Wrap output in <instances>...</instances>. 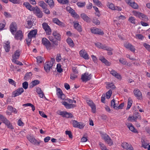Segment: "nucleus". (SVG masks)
<instances>
[{"label": "nucleus", "mask_w": 150, "mask_h": 150, "mask_svg": "<svg viewBox=\"0 0 150 150\" xmlns=\"http://www.w3.org/2000/svg\"><path fill=\"white\" fill-rule=\"evenodd\" d=\"M132 12L134 16L138 17L142 20L147 21L148 19L147 17L143 13L137 12L136 11H133Z\"/></svg>", "instance_id": "obj_1"}, {"label": "nucleus", "mask_w": 150, "mask_h": 150, "mask_svg": "<svg viewBox=\"0 0 150 150\" xmlns=\"http://www.w3.org/2000/svg\"><path fill=\"white\" fill-rule=\"evenodd\" d=\"M33 11L34 13L37 16L38 18H41L43 16V13L41 11L40 8L38 6H36L34 8Z\"/></svg>", "instance_id": "obj_2"}, {"label": "nucleus", "mask_w": 150, "mask_h": 150, "mask_svg": "<svg viewBox=\"0 0 150 150\" xmlns=\"http://www.w3.org/2000/svg\"><path fill=\"white\" fill-rule=\"evenodd\" d=\"M72 125L74 127L82 129L83 128L84 126L82 122H79L75 120H72Z\"/></svg>", "instance_id": "obj_3"}, {"label": "nucleus", "mask_w": 150, "mask_h": 150, "mask_svg": "<svg viewBox=\"0 0 150 150\" xmlns=\"http://www.w3.org/2000/svg\"><path fill=\"white\" fill-rule=\"evenodd\" d=\"M96 46L100 48L103 49L107 51L112 50L113 49L111 47L106 46L105 45H103L99 42H97L95 43Z\"/></svg>", "instance_id": "obj_4"}, {"label": "nucleus", "mask_w": 150, "mask_h": 150, "mask_svg": "<svg viewBox=\"0 0 150 150\" xmlns=\"http://www.w3.org/2000/svg\"><path fill=\"white\" fill-rule=\"evenodd\" d=\"M42 28L46 32V34L50 35L51 33V30L48 24L46 23H43L42 24Z\"/></svg>", "instance_id": "obj_5"}, {"label": "nucleus", "mask_w": 150, "mask_h": 150, "mask_svg": "<svg viewBox=\"0 0 150 150\" xmlns=\"http://www.w3.org/2000/svg\"><path fill=\"white\" fill-rule=\"evenodd\" d=\"M24 89L22 88H19L13 92L12 96L15 97L21 95L24 92Z\"/></svg>", "instance_id": "obj_6"}, {"label": "nucleus", "mask_w": 150, "mask_h": 150, "mask_svg": "<svg viewBox=\"0 0 150 150\" xmlns=\"http://www.w3.org/2000/svg\"><path fill=\"white\" fill-rule=\"evenodd\" d=\"M91 74H88V73L86 72L83 74H82L81 79L83 82L87 81L91 79Z\"/></svg>", "instance_id": "obj_7"}, {"label": "nucleus", "mask_w": 150, "mask_h": 150, "mask_svg": "<svg viewBox=\"0 0 150 150\" xmlns=\"http://www.w3.org/2000/svg\"><path fill=\"white\" fill-rule=\"evenodd\" d=\"M59 114L63 117L67 118L73 117V116L71 113L67 112L60 111Z\"/></svg>", "instance_id": "obj_8"}, {"label": "nucleus", "mask_w": 150, "mask_h": 150, "mask_svg": "<svg viewBox=\"0 0 150 150\" xmlns=\"http://www.w3.org/2000/svg\"><path fill=\"white\" fill-rule=\"evenodd\" d=\"M52 64L50 63V62H46L44 65V69L45 71L48 73L50 71V69L52 68Z\"/></svg>", "instance_id": "obj_9"}, {"label": "nucleus", "mask_w": 150, "mask_h": 150, "mask_svg": "<svg viewBox=\"0 0 150 150\" xmlns=\"http://www.w3.org/2000/svg\"><path fill=\"white\" fill-rule=\"evenodd\" d=\"M91 32L95 34L102 35L104 34L103 32L100 29L97 28H93L91 29Z\"/></svg>", "instance_id": "obj_10"}, {"label": "nucleus", "mask_w": 150, "mask_h": 150, "mask_svg": "<svg viewBox=\"0 0 150 150\" xmlns=\"http://www.w3.org/2000/svg\"><path fill=\"white\" fill-rule=\"evenodd\" d=\"M86 101L87 104L91 107L92 112L93 113H95L96 112V107L93 101L91 100H86Z\"/></svg>", "instance_id": "obj_11"}, {"label": "nucleus", "mask_w": 150, "mask_h": 150, "mask_svg": "<svg viewBox=\"0 0 150 150\" xmlns=\"http://www.w3.org/2000/svg\"><path fill=\"white\" fill-rule=\"evenodd\" d=\"M42 42L47 49H48L51 46V44L50 41L46 38H43L42 40Z\"/></svg>", "instance_id": "obj_12"}, {"label": "nucleus", "mask_w": 150, "mask_h": 150, "mask_svg": "<svg viewBox=\"0 0 150 150\" xmlns=\"http://www.w3.org/2000/svg\"><path fill=\"white\" fill-rule=\"evenodd\" d=\"M27 137L30 142L34 144H37L38 145H39L40 144V142H37V140L33 136L28 135L27 136Z\"/></svg>", "instance_id": "obj_13"}, {"label": "nucleus", "mask_w": 150, "mask_h": 150, "mask_svg": "<svg viewBox=\"0 0 150 150\" xmlns=\"http://www.w3.org/2000/svg\"><path fill=\"white\" fill-rule=\"evenodd\" d=\"M10 29L12 34L14 35V33L16 32L17 30L15 23L13 22L11 23L10 26Z\"/></svg>", "instance_id": "obj_14"}, {"label": "nucleus", "mask_w": 150, "mask_h": 150, "mask_svg": "<svg viewBox=\"0 0 150 150\" xmlns=\"http://www.w3.org/2000/svg\"><path fill=\"white\" fill-rule=\"evenodd\" d=\"M74 28L79 32L82 31V28L81 25L79 24L78 21L74 22Z\"/></svg>", "instance_id": "obj_15"}, {"label": "nucleus", "mask_w": 150, "mask_h": 150, "mask_svg": "<svg viewBox=\"0 0 150 150\" xmlns=\"http://www.w3.org/2000/svg\"><path fill=\"white\" fill-rule=\"evenodd\" d=\"M80 55L81 57H83L85 59H88L89 58L88 55L86 52H85V50H81L79 52Z\"/></svg>", "instance_id": "obj_16"}, {"label": "nucleus", "mask_w": 150, "mask_h": 150, "mask_svg": "<svg viewBox=\"0 0 150 150\" xmlns=\"http://www.w3.org/2000/svg\"><path fill=\"white\" fill-rule=\"evenodd\" d=\"M52 21L54 23L56 24L61 27H64L65 26L64 23L59 21L57 18H53L52 20Z\"/></svg>", "instance_id": "obj_17"}, {"label": "nucleus", "mask_w": 150, "mask_h": 150, "mask_svg": "<svg viewBox=\"0 0 150 150\" xmlns=\"http://www.w3.org/2000/svg\"><path fill=\"white\" fill-rule=\"evenodd\" d=\"M23 37L22 33L21 31L18 30L15 35V38L16 40H21Z\"/></svg>", "instance_id": "obj_18"}, {"label": "nucleus", "mask_w": 150, "mask_h": 150, "mask_svg": "<svg viewBox=\"0 0 150 150\" xmlns=\"http://www.w3.org/2000/svg\"><path fill=\"white\" fill-rule=\"evenodd\" d=\"M108 6L110 9L112 10H117L120 11L122 10L121 8H119L118 6H116L115 7L114 5L112 3L110 4L109 3H108Z\"/></svg>", "instance_id": "obj_19"}, {"label": "nucleus", "mask_w": 150, "mask_h": 150, "mask_svg": "<svg viewBox=\"0 0 150 150\" xmlns=\"http://www.w3.org/2000/svg\"><path fill=\"white\" fill-rule=\"evenodd\" d=\"M37 32V30L36 29H35L30 31L28 34V37H31V38L33 37H35Z\"/></svg>", "instance_id": "obj_20"}, {"label": "nucleus", "mask_w": 150, "mask_h": 150, "mask_svg": "<svg viewBox=\"0 0 150 150\" xmlns=\"http://www.w3.org/2000/svg\"><path fill=\"white\" fill-rule=\"evenodd\" d=\"M134 93L135 96L138 99L142 98V93L138 89L134 90Z\"/></svg>", "instance_id": "obj_21"}, {"label": "nucleus", "mask_w": 150, "mask_h": 150, "mask_svg": "<svg viewBox=\"0 0 150 150\" xmlns=\"http://www.w3.org/2000/svg\"><path fill=\"white\" fill-rule=\"evenodd\" d=\"M110 74L117 79H119L121 78V75L115 70L111 69V71L110 70Z\"/></svg>", "instance_id": "obj_22"}, {"label": "nucleus", "mask_w": 150, "mask_h": 150, "mask_svg": "<svg viewBox=\"0 0 150 150\" xmlns=\"http://www.w3.org/2000/svg\"><path fill=\"white\" fill-rule=\"evenodd\" d=\"M126 125L127 126V127L132 132L134 133H137L138 132L136 129H135L134 126L132 124V123H127L126 124Z\"/></svg>", "instance_id": "obj_23"}, {"label": "nucleus", "mask_w": 150, "mask_h": 150, "mask_svg": "<svg viewBox=\"0 0 150 150\" xmlns=\"http://www.w3.org/2000/svg\"><path fill=\"white\" fill-rule=\"evenodd\" d=\"M0 120L2 121L3 123H4L6 125L8 124L10 122L4 116L0 114Z\"/></svg>", "instance_id": "obj_24"}, {"label": "nucleus", "mask_w": 150, "mask_h": 150, "mask_svg": "<svg viewBox=\"0 0 150 150\" xmlns=\"http://www.w3.org/2000/svg\"><path fill=\"white\" fill-rule=\"evenodd\" d=\"M62 104L65 106V107L68 109L71 108H73L75 107L76 105L74 104H69L67 102H64L62 103Z\"/></svg>", "instance_id": "obj_25"}, {"label": "nucleus", "mask_w": 150, "mask_h": 150, "mask_svg": "<svg viewBox=\"0 0 150 150\" xmlns=\"http://www.w3.org/2000/svg\"><path fill=\"white\" fill-rule=\"evenodd\" d=\"M125 46L127 49H129L131 51L134 52L135 50V48L134 46L132 45L131 44L128 43L127 44L125 45Z\"/></svg>", "instance_id": "obj_26"}, {"label": "nucleus", "mask_w": 150, "mask_h": 150, "mask_svg": "<svg viewBox=\"0 0 150 150\" xmlns=\"http://www.w3.org/2000/svg\"><path fill=\"white\" fill-rule=\"evenodd\" d=\"M40 81L38 80H34L32 81L29 84V87L30 88H33L34 86L39 84Z\"/></svg>", "instance_id": "obj_27"}, {"label": "nucleus", "mask_w": 150, "mask_h": 150, "mask_svg": "<svg viewBox=\"0 0 150 150\" xmlns=\"http://www.w3.org/2000/svg\"><path fill=\"white\" fill-rule=\"evenodd\" d=\"M20 54V50H17L13 55L12 58H14V59H18L19 58Z\"/></svg>", "instance_id": "obj_28"}, {"label": "nucleus", "mask_w": 150, "mask_h": 150, "mask_svg": "<svg viewBox=\"0 0 150 150\" xmlns=\"http://www.w3.org/2000/svg\"><path fill=\"white\" fill-rule=\"evenodd\" d=\"M23 5L25 6L26 8L29 10L30 11H33L34 10V8L30 4L27 2H24L23 4Z\"/></svg>", "instance_id": "obj_29"}, {"label": "nucleus", "mask_w": 150, "mask_h": 150, "mask_svg": "<svg viewBox=\"0 0 150 150\" xmlns=\"http://www.w3.org/2000/svg\"><path fill=\"white\" fill-rule=\"evenodd\" d=\"M81 17L85 21L87 22H90V18L85 14L83 13L81 15Z\"/></svg>", "instance_id": "obj_30"}, {"label": "nucleus", "mask_w": 150, "mask_h": 150, "mask_svg": "<svg viewBox=\"0 0 150 150\" xmlns=\"http://www.w3.org/2000/svg\"><path fill=\"white\" fill-rule=\"evenodd\" d=\"M52 34L57 40L59 41L61 40V35L60 34L58 33L56 31H53Z\"/></svg>", "instance_id": "obj_31"}, {"label": "nucleus", "mask_w": 150, "mask_h": 150, "mask_svg": "<svg viewBox=\"0 0 150 150\" xmlns=\"http://www.w3.org/2000/svg\"><path fill=\"white\" fill-rule=\"evenodd\" d=\"M9 42H7L5 43V45L4 46L5 51L7 52H9L10 49Z\"/></svg>", "instance_id": "obj_32"}, {"label": "nucleus", "mask_w": 150, "mask_h": 150, "mask_svg": "<svg viewBox=\"0 0 150 150\" xmlns=\"http://www.w3.org/2000/svg\"><path fill=\"white\" fill-rule=\"evenodd\" d=\"M99 59L107 66H109L110 64V63L103 57H100L99 58Z\"/></svg>", "instance_id": "obj_33"}, {"label": "nucleus", "mask_w": 150, "mask_h": 150, "mask_svg": "<svg viewBox=\"0 0 150 150\" xmlns=\"http://www.w3.org/2000/svg\"><path fill=\"white\" fill-rule=\"evenodd\" d=\"M36 92L38 94H39L41 98H42L43 97L44 94L40 88L37 87L36 88Z\"/></svg>", "instance_id": "obj_34"}, {"label": "nucleus", "mask_w": 150, "mask_h": 150, "mask_svg": "<svg viewBox=\"0 0 150 150\" xmlns=\"http://www.w3.org/2000/svg\"><path fill=\"white\" fill-rule=\"evenodd\" d=\"M45 1L48 4L51 8L54 7V4L53 0H45Z\"/></svg>", "instance_id": "obj_35"}, {"label": "nucleus", "mask_w": 150, "mask_h": 150, "mask_svg": "<svg viewBox=\"0 0 150 150\" xmlns=\"http://www.w3.org/2000/svg\"><path fill=\"white\" fill-rule=\"evenodd\" d=\"M38 4L43 9L46 8L47 6V5L43 1H40L38 3Z\"/></svg>", "instance_id": "obj_36"}, {"label": "nucleus", "mask_w": 150, "mask_h": 150, "mask_svg": "<svg viewBox=\"0 0 150 150\" xmlns=\"http://www.w3.org/2000/svg\"><path fill=\"white\" fill-rule=\"evenodd\" d=\"M132 100L130 98H129L128 99L127 105L126 108V110L129 109L131 107L132 104Z\"/></svg>", "instance_id": "obj_37"}, {"label": "nucleus", "mask_w": 150, "mask_h": 150, "mask_svg": "<svg viewBox=\"0 0 150 150\" xmlns=\"http://www.w3.org/2000/svg\"><path fill=\"white\" fill-rule=\"evenodd\" d=\"M67 41L70 46L72 47L74 46V44L73 41L70 38H68L67 40Z\"/></svg>", "instance_id": "obj_38"}, {"label": "nucleus", "mask_w": 150, "mask_h": 150, "mask_svg": "<svg viewBox=\"0 0 150 150\" xmlns=\"http://www.w3.org/2000/svg\"><path fill=\"white\" fill-rule=\"evenodd\" d=\"M23 106H30L32 108V110L34 111L35 110V108L34 105L30 103H27L24 104L23 105Z\"/></svg>", "instance_id": "obj_39"}, {"label": "nucleus", "mask_w": 150, "mask_h": 150, "mask_svg": "<svg viewBox=\"0 0 150 150\" xmlns=\"http://www.w3.org/2000/svg\"><path fill=\"white\" fill-rule=\"evenodd\" d=\"M130 5L134 9H137L138 8V6L137 4L135 3L134 2L131 3Z\"/></svg>", "instance_id": "obj_40"}, {"label": "nucleus", "mask_w": 150, "mask_h": 150, "mask_svg": "<svg viewBox=\"0 0 150 150\" xmlns=\"http://www.w3.org/2000/svg\"><path fill=\"white\" fill-rule=\"evenodd\" d=\"M31 72L26 73L24 77V79L25 80H27L28 79L30 78L31 76H32Z\"/></svg>", "instance_id": "obj_41"}, {"label": "nucleus", "mask_w": 150, "mask_h": 150, "mask_svg": "<svg viewBox=\"0 0 150 150\" xmlns=\"http://www.w3.org/2000/svg\"><path fill=\"white\" fill-rule=\"evenodd\" d=\"M115 105V100L113 99L111 101V107H113L114 109H116L117 108V106Z\"/></svg>", "instance_id": "obj_42"}, {"label": "nucleus", "mask_w": 150, "mask_h": 150, "mask_svg": "<svg viewBox=\"0 0 150 150\" xmlns=\"http://www.w3.org/2000/svg\"><path fill=\"white\" fill-rule=\"evenodd\" d=\"M57 71L59 73H61L63 71V69L61 68V65L60 64H57Z\"/></svg>", "instance_id": "obj_43"}, {"label": "nucleus", "mask_w": 150, "mask_h": 150, "mask_svg": "<svg viewBox=\"0 0 150 150\" xmlns=\"http://www.w3.org/2000/svg\"><path fill=\"white\" fill-rule=\"evenodd\" d=\"M66 9L67 11H68L69 13L71 14V15H72L73 13H74V12L75 11L74 10L69 6H68L67 7Z\"/></svg>", "instance_id": "obj_44"}, {"label": "nucleus", "mask_w": 150, "mask_h": 150, "mask_svg": "<svg viewBox=\"0 0 150 150\" xmlns=\"http://www.w3.org/2000/svg\"><path fill=\"white\" fill-rule=\"evenodd\" d=\"M99 145L100 146L101 149L102 150H106L107 149L104 144L100 142H99Z\"/></svg>", "instance_id": "obj_45"}, {"label": "nucleus", "mask_w": 150, "mask_h": 150, "mask_svg": "<svg viewBox=\"0 0 150 150\" xmlns=\"http://www.w3.org/2000/svg\"><path fill=\"white\" fill-rule=\"evenodd\" d=\"M142 146L145 149L147 148V146L149 144L146 143L144 140H143L142 141Z\"/></svg>", "instance_id": "obj_46"}, {"label": "nucleus", "mask_w": 150, "mask_h": 150, "mask_svg": "<svg viewBox=\"0 0 150 150\" xmlns=\"http://www.w3.org/2000/svg\"><path fill=\"white\" fill-rule=\"evenodd\" d=\"M102 138L105 140V142L108 139L110 140V137L106 134H103L102 135Z\"/></svg>", "instance_id": "obj_47"}, {"label": "nucleus", "mask_w": 150, "mask_h": 150, "mask_svg": "<svg viewBox=\"0 0 150 150\" xmlns=\"http://www.w3.org/2000/svg\"><path fill=\"white\" fill-rule=\"evenodd\" d=\"M112 91L111 90H109V91L106 93V98L108 99H109L110 97L112 94Z\"/></svg>", "instance_id": "obj_48"}, {"label": "nucleus", "mask_w": 150, "mask_h": 150, "mask_svg": "<svg viewBox=\"0 0 150 150\" xmlns=\"http://www.w3.org/2000/svg\"><path fill=\"white\" fill-rule=\"evenodd\" d=\"M129 21L132 23L134 24L136 23V20L133 17H131L129 18Z\"/></svg>", "instance_id": "obj_49"}, {"label": "nucleus", "mask_w": 150, "mask_h": 150, "mask_svg": "<svg viewBox=\"0 0 150 150\" xmlns=\"http://www.w3.org/2000/svg\"><path fill=\"white\" fill-rule=\"evenodd\" d=\"M77 5L80 7H82L86 5V2H78L76 4Z\"/></svg>", "instance_id": "obj_50"}, {"label": "nucleus", "mask_w": 150, "mask_h": 150, "mask_svg": "<svg viewBox=\"0 0 150 150\" xmlns=\"http://www.w3.org/2000/svg\"><path fill=\"white\" fill-rule=\"evenodd\" d=\"M37 62L38 63H42L43 61V57L40 56H38L36 58Z\"/></svg>", "instance_id": "obj_51"}, {"label": "nucleus", "mask_w": 150, "mask_h": 150, "mask_svg": "<svg viewBox=\"0 0 150 150\" xmlns=\"http://www.w3.org/2000/svg\"><path fill=\"white\" fill-rule=\"evenodd\" d=\"M136 38L141 40H143L144 38V36L141 34H137L136 35Z\"/></svg>", "instance_id": "obj_52"}, {"label": "nucleus", "mask_w": 150, "mask_h": 150, "mask_svg": "<svg viewBox=\"0 0 150 150\" xmlns=\"http://www.w3.org/2000/svg\"><path fill=\"white\" fill-rule=\"evenodd\" d=\"M28 83L27 81H25L23 83L22 86L25 89H27L28 88Z\"/></svg>", "instance_id": "obj_53"}, {"label": "nucleus", "mask_w": 150, "mask_h": 150, "mask_svg": "<svg viewBox=\"0 0 150 150\" xmlns=\"http://www.w3.org/2000/svg\"><path fill=\"white\" fill-rule=\"evenodd\" d=\"M65 134L69 136V137L70 138H72V135L71 132L70 131H65Z\"/></svg>", "instance_id": "obj_54"}, {"label": "nucleus", "mask_w": 150, "mask_h": 150, "mask_svg": "<svg viewBox=\"0 0 150 150\" xmlns=\"http://www.w3.org/2000/svg\"><path fill=\"white\" fill-rule=\"evenodd\" d=\"M143 45L148 51L150 52V45L146 43H144Z\"/></svg>", "instance_id": "obj_55"}, {"label": "nucleus", "mask_w": 150, "mask_h": 150, "mask_svg": "<svg viewBox=\"0 0 150 150\" xmlns=\"http://www.w3.org/2000/svg\"><path fill=\"white\" fill-rule=\"evenodd\" d=\"M128 146H129V144H128L126 142H123L121 144V146L123 148L126 149Z\"/></svg>", "instance_id": "obj_56"}, {"label": "nucleus", "mask_w": 150, "mask_h": 150, "mask_svg": "<svg viewBox=\"0 0 150 150\" xmlns=\"http://www.w3.org/2000/svg\"><path fill=\"white\" fill-rule=\"evenodd\" d=\"M8 81L9 83L15 86L16 85V82L15 81L13 80V79H8Z\"/></svg>", "instance_id": "obj_57"}, {"label": "nucleus", "mask_w": 150, "mask_h": 150, "mask_svg": "<svg viewBox=\"0 0 150 150\" xmlns=\"http://www.w3.org/2000/svg\"><path fill=\"white\" fill-rule=\"evenodd\" d=\"M93 1L94 3L98 6H100L101 5V2L98 0H93Z\"/></svg>", "instance_id": "obj_58"}, {"label": "nucleus", "mask_w": 150, "mask_h": 150, "mask_svg": "<svg viewBox=\"0 0 150 150\" xmlns=\"http://www.w3.org/2000/svg\"><path fill=\"white\" fill-rule=\"evenodd\" d=\"M61 59V57L60 54H57V57L56 58V60L57 62H59Z\"/></svg>", "instance_id": "obj_59"}, {"label": "nucleus", "mask_w": 150, "mask_h": 150, "mask_svg": "<svg viewBox=\"0 0 150 150\" xmlns=\"http://www.w3.org/2000/svg\"><path fill=\"white\" fill-rule=\"evenodd\" d=\"M57 95L58 96H59L62 94L63 93L62 90L60 88H57Z\"/></svg>", "instance_id": "obj_60"}, {"label": "nucleus", "mask_w": 150, "mask_h": 150, "mask_svg": "<svg viewBox=\"0 0 150 150\" xmlns=\"http://www.w3.org/2000/svg\"><path fill=\"white\" fill-rule=\"evenodd\" d=\"M11 2L14 4H20V0H9Z\"/></svg>", "instance_id": "obj_61"}, {"label": "nucleus", "mask_w": 150, "mask_h": 150, "mask_svg": "<svg viewBox=\"0 0 150 150\" xmlns=\"http://www.w3.org/2000/svg\"><path fill=\"white\" fill-rule=\"evenodd\" d=\"M31 37H28V38L26 39L27 44L28 46H29L30 44V42L31 41Z\"/></svg>", "instance_id": "obj_62"}, {"label": "nucleus", "mask_w": 150, "mask_h": 150, "mask_svg": "<svg viewBox=\"0 0 150 150\" xmlns=\"http://www.w3.org/2000/svg\"><path fill=\"white\" fill-rule=\"evenodd\" d=\"M93 22L96 25H99L100 24V21L96 18L93 19Z\"/></svg>", "instance_id": "obj_63"}, {"label": "nucleus", "mask_w": 150, "mask_h": 150, "mask_svg": "<svg viewBox=\"0 0 150 150\" xmlns=\"http://www.w3.org/2000/svg\"><path fill=\"white\" fill-rule=\"evenodd\" d=\"M4 15L6 18H10L11 17V15L5 11L4 12Z\"/></svg>", "instance_id": "obj_64"}]
</instances>
